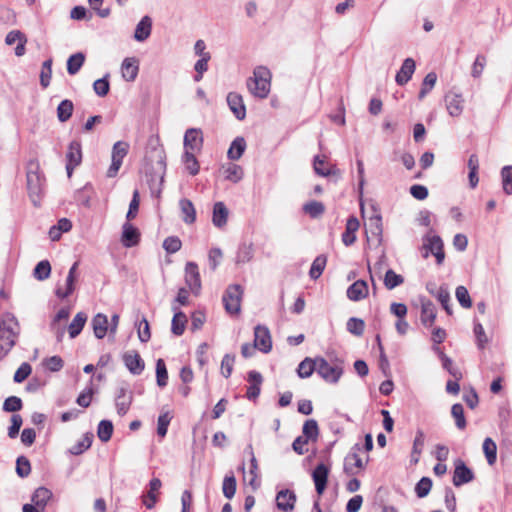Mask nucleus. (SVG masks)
<instances>
[{"mask_svg": "<svg viewBox=\"0 0 512 512\" xmlns=\"http://www.w3.org/2000/svg\"><path fill=\"white\" fill-rule=\"evenodd\" d=\"M143 171L152 194L159 196L166 171V154L162 146L156 145L147 150Z\"/></svg>", "mask_w": 512, "mask_h": 512, "instance_id": "1", "label": "nucleus"}, {"mask_svg": "<svg viewBox=\"0 0 512 512\" xmlns=\"http://www.w3.org/2000/svg\"><path fill=\"white\" fill-rule=\"evenodd\" d=\"M20 334V325L12 313H4L0 318V360L15 346Z\"/></svg>", "mask_w": 512, "mask_h": 512, "instance_id": "2", "label": "nucleus"}, {"mask_svg": "<svg viewBox=\"0 0 512 512\" xmlns=\"http://www.w3.org/2000/svg\"><path fill=\"white\" fill-rule=\"evenodd\" d=\"M27 191L35 207L40 206L44 193L45 177L40 171L38 162L31 161L27 166Z\"/></svg>", "mask_w": 512, "mask_h": 512, "instance_id": "3", "label": "nucleus"}, {"mask_svg": "<svg viewBox=\"0 0 512 512\" xmlns=\"http://www.w3.org/2000/svg\"><path fill=\"white\" fill-rule=\"evenodd\" d=\"M329 359L316 357L317 374L327 383L336 384L344 372V360L328 356Z\"/></svg>", "mask_w": 512, "mask_h": 512, "instance_id": "4", "label": "nucleus"}, {"mask_svg": "<svg viewBox=\"0 0 512 512\" xmlns=\"http://www.w3.org/2000/svg\"><path fill=\"white\" fill-rule=\"evenodd\" d=\"M271 73L268 68L258 66L254 69L253 77L247 79V88L251 94L260 99L266 98L270 93Z\"/></svg>", "mask_w": 512, "mask_h": 512, "instance_id": "5", "label": "nucleus"}, {"mask_svg": "<svg viewBox=\"0 0 512 512\" xmlns=\"http://www.w3.org/2000/svg\"><path fill=\"white\" fill-rule=\"evenodd\" d=\"M432 229L423 237V258H428L430 254L436 258V263L442 265L445 259L444 244L439 235H432Z\"/></svg>", "mask_w": 512, "mask_h": 512, "instance_id": "6", "label": "nucleus"}, {"mask_svg": "<svg viewBox=\"0 0 512 512\" xmlns=\"http://www.w3.org/2000/svg\"><path fill=\"white\" fill-rule=\"evenodd\" d=\"M243 288L239 284L229 285L222 297L227 313L237 315L240 312Z\"/></svg>", "mask_w": 512, "mask_h": 512, "instance_id": "7", "label": "nucleus"}, {"mask_svg": "<svg viewBox=\"0 0 512 512\" xmlns=\"http://www.w3.org/2000/svg\"><path fill=\"white\" fill-rule=\"evenodd\" d=\"M82 162V145L80 140H72L68 145L66 153V171L69 178L72 177L73 171Z\"/></svg>", "mask_w": 512, "mask_h": 512, "instance_id": "8", "label": "nucleus"}, {"mask_svg": "<svg viewBox=\"0 0 512 512\" xmlns=\"http://www.w3.org/2000/svg\"><path fill=\"white\" fill-rule=\"evenodd\" d=\"M129 144L124 141H118L113 145L112 149V162L107 170L109 178L115 177L122 165L124 157L127 155Z\"/></svg>", "mask_w": 512, "mask_h": 512, "instance_id": "9", "label": "nucleus"}, {"mask_svg": "<svg viewBox=\"0 0 512 512\" xmlns=\"http://www.w3.org/2000/svg\"><path fill=\"white\" fill-rule=\"evenodd\" d=\"M454 465L455 469L452 481L456 487H460L474 479L473 471L464 463V461L457 459L454 462Z\"/></svg>", "mask_w": 512, "mask_h": 512, "instance_id": "10", "label": "nucleus"}, {"mask_svg": "<svg viewBox=\"0 0 512 512\" xmlns=\"http://www.w3.org/2000/svg\"><path fill=\"white\" fill-rule=\"evenodd\" d=\"M254 347L268 353L272 349V340L270 331L266 326L257 325L254 328Z\"/></svg>", "mask_w": 512, "mask_h": 512, "instance_id": "11", "label": "nucleus"}, {"mask_svg": "<svg viewBox=\"0 0 512 512\" xmlns=\"http://www.w3.org/2000/svg\"><path fill=\"white\" fill-rule=\"evenodd\" d=\"M185 282L191 292L198 295L201 289V279L198 265L195 262H187L185 266Z\"/></svg>", "mask_w": 512, "mask_h": 512, "instance_id": "12", "label": "nucleus"}, {"mask_svg": "<svg viewBox=\"0 0 512 512\" xmlns=\"http://www.w3.org/2000/svg\"><path fill=\"white\" fill-rule=\"evenodd\" d=\"M122 360L126 368L133 375H140L145 368L144 360L135 350L125 352L122 356Z\"/></svg>", "mask_w": 512, "mask_h": 512, "instance_id": "13", "label": "nucleus"}, {"mask_svg": "<svg viewBox=\"0 0 512 512\" xmlns=\"http://www.w3.org/2000/svg\"><path fill=\"white\" fill-rule=\"evenodd\" d=\"M360 450L361 446L357 443L352 447L351 452L345 457L344 472L347 475H355L356 472L354 471V468H364V463L358 454Z\"/></svg>", "mask_w": 512, "mask_h": 512, "instance_id": "14", "label": "nucleus"}, {"mask_svg": "<svg viewBox=\"0 0 512 512\" xmlns=\"http://www.w3.org/2000/svg\"><path fill=\"white\" fill-rule=\"evenodd\" d=\"M297 500L294 491L290 489L280 490L276 495V506L280 511L291 512Z\"/></svg>", "mask_w": 512, "mask_h": 512, "instance_id": "15", "label": "nucleus"}, {"mask_svg": "<svg viewBox=\"0 0 512 512\" xmlns=\"http://www.w3.org/2000/svg\"><path fill=\"white\" fill-rule=\"evenodd\" d=\"M463 97L460 93L449 91L445 95L446 108L450 116L458 117L463 112Z\"/></svg>", "mask_w": 512, "mask_h": 512, "instance_id": "16", "label": "nucleus"}, {"mask_svg": "<svg viewBox=\"0 0 512 512\" xmlns=\"http://www.w3.org/2000/svg\"><path fill=\"white\" fill-rule=\"evenodd\" d=\"M203 144V136L201 129L189 128L184 135L185 151H198Z\"/></svg>", "mask_w": 512, "mask_h": 512, "instance_id": "17", "label": "nucleus"}, {"mask_svg": "<svg viewBox=\"0 0 512 512\" xmlns=\"http://www.w3.org/2000/svg\"><path fill=\"white\" fill-rule=\"evenodd\" d=\"M329 469L328 467L320 463L312 472V478L315 484V489L318 495H322L326 489L328 481Z\"/></svg>", "mask_w": 512, "mask_h": 512, "instance_id": "18", "label": "nucleus"}, {"mask_svg": "<svg viewBox=\"0 0 512 512\" xmlns=\"http://www.w3.org/2000/svg\"><path fill=\"white\" fill-rule=\"evenodd\" d=\"M365 230L366 234H370L375 237L378 245L382 243L383 238V225H382V217L379 213H376L369 217L367 222H365Z\"/></svg>", "mask_w": 512, "mask_h": 512, "instance_id": "19", "label": "nucleus"}, {"mask_svg": "<svg viewBox=\"0 0 512 512\" xmlns=\"http://www.w3.org/2000/svg\"><path fill=\"white\" fill-rule=\"evenodd\" d=\"M140 241V232L129 222L123 224L121 242L124 247L131 248Z\"/></svg>", "mask_w": 512, "mask_h": 512, "instance_id": "20", "label": "nucleus"}, {"mask_svg": "<svg viewBox=\"0 0 512 512\" xmlns=\"http://www.w3.org/2000/svg\"><path fill=\"white\" fill-rule=\"evenodd\" d=\"M227 103L233 114L238 120H243L246 116V108L243 98L240 94L230 92L227 95Z\"/></svg>", "mask_w": 512, "mask_h": 512, "instance_id": "21", "label": "nucleus"}, {"mask_svg": "<svg viewBox=\"0 0 512 512\" xmlns=\"http://www.w3.org/2000/svg\"><path fill=\"white\" fill-rule=\"evenodd\" d=\"M248 382L250 385L247 388L246 397L249 400H255L260 394L263 377L259 372L252 370L248 372Z\"/></svg>", "mask_w": 512, "mask_h": 512, "instance_id": "22", "label": "nucleus"}, {"mask_svg": "<svg viewBox=\"0 0 512 512\" xmlns=\"http://www.w3.org/2000/svg\"><path fill=\"white\" fill-rule=\"evenodd\" d=\"M369 289L367 282L364 280H357L351 284L347 289V297L351 301H360L368 296Z\"/></svg>", "mask_w": 512, "mask_h": 512, "instance_id": "23", "label": "nucleus"}, {"mask_svg": "<svg viewBox=\"0 0 512 512\" xmlns=\"http://www.w3.org/2000/svg\"><path fill=\"white\" fill-rule=\"evenodd\" d=\"M415 68V61L412 58H406L403 61L400 70L396 74V83L400 86L405 85L412 78Z\"/></svg>", "mask_w": 512, "mask_h": 512, "instance_id": "24", "label": "nucleus"}, {"mask_svg": "<svg viewBox=\"0 0 512 512\" xmlns=\"http://www.w3.org/2000/svg\"><path fill=\"white\" fill-rule=\"evenodd\" d=\"M360 227L359 220L355 216L347 219L345 231L342 234V242L345 246H351L356 241V232Z\"/></svg>", "mask_w": 512, "mask_h": 512, "instance_id": "25", "label": "nucleus"}, {"mask_svg": "<svg viewBox=\"0 0 512 512\" xmlns=\"http://www.w3.org/2000/svg\"><path fill=\"white\" fill-rule=\"evenodd\" d=\"M436 319L435 305L427 299L421 300L420 320L425 327H431Z\"/></svg>", "mask_w": 512, "mask_h": 512, "instance_id": "26", "label": "nucleus"}, {"mask_svg": "<svg viewBox=\"0 0 512 512\" xmlns=\"http://www.w3.org/2000/svg\"><path fill=\"white\" fill-rule=\"evenodd\" d=\"M229 210L226 205L219 201L213 205L212 223L217 228H223L227 224Z\"/></svg>", "mask_w": 512, "mask_h": 512, "instance_id": "27", "label": "nucleus"}, {"mask_svg": "<svg viewBox=\"0 0 512 512\" xmlns=\"http://www.w3.org/2000/svg\"><path fill=\"white\" fill-rule=\"evenodd\" d=\"M174 316L171 322V332L176 336H181L186 328L187 317L184 312L178 309L176 306H172Z\"/></svg>", "mask_w": 512, "mask_h": 512, "instance_id": "28", "label": "nucleus"}, {"mask_svg": "<svg viewBox=\"0 0 512 512\" xmlns=\"http://www.w3.org/2000/svg\"><path fill=\"white\" fill-rule=\"evenodd\" d=\"M152 31V19L149 16H144L136 25L134 32V39L138 42L147 40Z\"/></svg>", "mask_w": 512, "mask_h": 512, "instance_id": "29", "label": "nucleus"}, {"mask_svg": "<svg viewBox=\"0 0 512 512\" xmlns=\"http://www.w3.org/2000/svg\"><path fill=\"white\" fill-rule=\"evenodd\" d=\"M122 76L126 81L132 82L136 79L139 71L138 60L136 58H125L122 62Z\"/></svg>", "mask_w": 512, "mask_h": 512, "instance_id": "30", "label": "nucleus"}, {"mask_svg": "<svg viewBox=\"0 0 512 512\" xmlns=\"http://www.w3.org/2000/svg\"><path fill=\"white\" fill-rule=\"evenodd\" d=\"M92 328L97 339H103L108 332V318L105 314L98 313L92 319Z\"/></svg>", "mask_w": 512, "mask_h": 512, "instance_id": "31", "label": "nucleus"}, {"mask_svg": "<svg viewBox=\"0 0 512 512\" xmlns=\"http://www.w3.org/2000/svg\"><path fill=\"white\" fill-rule=\"evenodd\" d=\"M52 496L53 493L51 492V490H49L46 487H39L34 491L31 497V501L32 504H34L36 507L41 509L42 512H44L45 507L48 501L52 498Z\"/></svg>", "mask_w": 512, "mask_h": 512, "instance_id": "32", "label": "nucleus"}, {"mask_svg": "<svg viewBox=\"0 0 512 512\" xmlns=\"http://www.w3.org/2000/svg\"><path fill=\"white\" fill-rule=\"evenodd\" d=\"M434 350L438 353L439 358L442 361V366L447 372L455 379H462V372L454 365L452 359L448 357L439 347H435Z\"/></svg>", "mask_w": 512, "mask_h": 512, "instance_id": "33", "label": "nucleus"}, {"mask_svg": "<svg viewBox=\"0 0 512 512\" xmlns=\"http://www.w3.org/2000/svg\"><path fill=\"white\" fill-rule=\"evenodd\" d=\"M161 480L158 478H152L149 482V491L143 496V504L147 509H151L155 506L157 501L156 492L161 488Z\"/></svg>", "mask_w": 512, "mask_h": 512, "instance_id": "34", "label": "nucleus"}, {"mask_svg": "<svg viewBox=\"0 0 512 512\" xmlns=\"http://www.w3.org/2000/svg\"><path fill=\"white\" fill-rule=\"evenodd\" d=\"M182 213V220L186 224H193L196 221V209L191 200L183 198L179 201Z\"/></svg>", "mask_w": 512, "mask_h": 512, "instance_id": "35", "label": "nucleus"}, {"mask_svg": "<svg viewBox=\"0 0 512 512\" xmlns=\"http://www.w3.org/2000/svg\"><path fill=\"white\" fill-rule=\"evenodd\" d=\"M246 149V142L243 137H236L227 152V157L230 160H238L242 157L244 151Z\"/></svg>", "mask_w": 512, "mask_h": 512, "instance_id": "36", "label": "nucleus"}, {"mask_svg": "<svg viewBox=\"0 0 512 512\" xmlns=\"http://www.w3.org/2000/svg\"><path fill=\"white\" fill-rule=\"evenodd\" d=\"M323 164H324V160L321 159L319 155L314 157L313 166H314V171L317 175L322 176V177H327V176L340 177L341 176L340 169H338L335 165L331 166L328 169L320 168L319 165H323Z\"/></svg>", "mask_w": 512, "mask_h": 512, "instance_id": "37", "label": "nucleus"}, {"mask_svg": "<svg viewBox=\"0 0 512 512\" xmlns=\"http://www.w3.org/2000/svg\"><path fill=\"white\" fill-rule=\"evenodd\" d=\"M73 110H74V104L71 100H69V99L62 100L57 107L58 120L62 123L67 122L71 118V116L73 114Z\"/></svg>", "mask_w": 512, "mask_h": 512, "instance_id": "38", "label": "nucleus"}, {"mask_svg": "<svg viewBox=\"0 0 512 512\" xmlns=\"http://www.w3.org/2000/svg\"><path fill=\"white\" fill-rule=\"evenodd\" d=\"M86 320L87 316L83 312H79L75 315L74 319L72 320L68 327L69 336L71 338H75L81 333L86 323Z\"/></svg>", "mask_w": 512, "mask_h": 512, "instance_id": "39", "label": "nucleus"}, {"mask_svg": "<svg viewBox=\"0 0 512 512\" xmlns=\"http://www.w3.org/2000/svg\"><path fill=\"white\" fill-rule=\"evenodd\" d=\"M316 369V358L312 359L306 357L302 360L297 368V374L300 378L305 379L310 377Z\"/></svg>", "mask_w": 512, "mask_h": 512, "instance_id": "40", "label": "nucleus"}, {"mask_svg": "<svg viewBox=\"0 0 512 512\" xmlns=\"http://www.w3.org/2000/svg\"><path fill=\"white\" fill-rule=\"evenodd\" d=\"M85 62V55L82 52H77L71 55L67 60V72L70 75H75L79 72Z\"/></svg>", "mask_w": 512, "mask_h": 512, "instance_id": "41", "label": "nucleus"}, {"mask_svg": "<svg viewBox=\"0 0 512 512\" xmlns=\"http://www.w3.org/2000/svg\"><path fill=\"white\" fill-rule=\"evenodd\" d=\"M94 435L90 432H87L81 440H79L76 444H74L69 452L72 455H80L91 447Z\"/></svg>", "mask_w": 512, "mask_h": 512, "instance_id": "42", "label": "nucleus"}, {"mask_svg": "<svg viewBox=\"0 0 512 512\" xmlns=\"http://www.w3.org/2000/svg\"><path fill=\"white\" fill-rule=\"evenodd\" d=\"M483 452L489 465H493L497 460V445L492 438L487 437L484 439Z\"/></svg>", "mask_w": 512, "mask_h": 512, "instance_id": "43", "label": "nucleus"}, {"mask_svg": "<svg viewBox=\"0 0 512 512\" xmlns=\"http://www.w3.org/2000/svg\"><path fill=\"white\" fill-rule=\"evenodd\" d=\"M326 263H327V257L323 254L318 255L314 259V261L311 265V268L309 271L310 278L313 280L318 279L322 275V273L325 269Z\"/></svg>", "mask_w": 512, "mask_h": 512, "instance_id": "44", "label": "nucleus"}, {"mask_svg": "<svg viewBox=\"0 0 512 512\" xmlns=\"http://www.w3.org/2000/svg\"><path fill=\"white\" fill-rule=\"evenodd\" d=\"M51 264L48 260H42L37 263L33 270V276L39 281H44L50 277Z\"/></svg>", "mask_w": 512, "mask_h": 512, "instance_id": "45", "label": "nucleus"}, {"mask_svg": "<svg viewBox=\"0 0 512 512\" xmlns=\"http://www.w3.org/2000/svg\"><path fill=\"white\" fill-rule=\"evenodd\" d=\"M113 434V423L110 420H101L97 428V436L102 442H108Z\"/></svg>", "mask_w": 512, "mask_h": 512, "instance_id": "46", "label": "nucleus"}, {"mask_svg": "<svg viewBox=\"0 0 512 512\" xmlns=\"http://www.w3.org/2000/svg\"><path fill=\"white\" fill-rule=\"evenodd\" d=\"M236 486L237 482L233 473H231L230 475H226L223 479L222 484L223 495L227 499H232L236 493Z\"/></svg>", "mask_w": 512, "mask_h": 512, "instance_id": "47", "label": "nucleus"}, {"mask_svg": "<svg viewBox=\"0 0 512 512\" xmlns=\"http://www.w3.org/2000/svg\"><path fill=\"white\" fill-rule=\"evenodd\" d=\"M156 382L161 388L165 387L168 382V371L165 361L162 358L156 361Z\"/></svg>", "mask_w": 512, "mask_h": 512, "instance_id": "48", "label": "nucleus"}, {"mask_svg": "<svg viewBox=\"0 0 512 512\" xmlns=\"http://www.w3.org/2000/svg\"><path fill=\"white\" fill-rule=\"evenodd\" d=\"M346 328L352 335L360 337L364 333L365 322L360 318L351 317L347 321Z\"/></svg>", "mask_w": 512, "mask_h": 512, "instance_id": "49", "label": "nucleus"}, {"mask_svg": "<svg viewBox=\"0 0 512 512\" xmlns=\"http://www.w3.org/2000/svg\"><path fill=\"white\" fill-rule=\"evenodd\" d=\"M437 81V75L435 72H429L422 82V87L420 89L418 98L423 99L435 86Z\"/></svg>", "mask_w": 512, "mask_h": 512, "instance_id": "50", "label": "nucleus"}, {"mask_svg": "<svg viewBox=\"0 0 512 512\" xmlns=\"http://www.w3.org/2000/svg\"><path fill=\"white\" fill-rule=\"evenodd\" d=\"M303 211L311 218H318L325 211V206L319 201H310L303 206Z\"/></svg>", "mask_w": 512, "mask_h": 512, "instance_id": "51", "label": "nucleus"}, {"mask_svg": "<svg viewBox=\"0 0 512 512\" xmlns=\"http://www.w3.org/2000/svg\"><path fill=\"white\" fill-rule=\"evenodd\" d=\"M404 282V278L400 275L395 273L392 269H389L385 273L384 277V285L387 289L392 290L395 287L401 285Z\"/></svg>", "mask_w": 512, "mask_h": 512, "instance_id": "52", "label": "nucleus"}, {"mask_svg": "<svg viewBox=\"0 0 512 512\" xmlns=\"http://www.w3.org/2000/svg\"><path fill=\"white\" fill-rule=\"evenodd\" d=\"M501 179L503 191L507 195H512V165L504 166L501 169Z\"/></svg>", "mask_w": 512, "mask_h": 512, "instance_id": "53", "label": "nucleus"}, {"mask_svg": "<svg viewBox=\"0 0 512 512\" xmlns=\"http://www.w3.org/2000/svg\"><path fill=\"white\" fill-rule=\"evenodd\" d=\"M302 432L304 435L303 437L305 439H307V441L309 439L316 440L317 436L319 434V428H318L317 421L314 419L307 420L303 425Z\"/></svg>", "mask_w": 512, "mask_h": 512, "instance_id": "54", "label": "nucleus"}, {"mask_svg": "<svg viewBox=\"0 0 512 512\" xmlns=\"http://www.w3.org/2000/svg\"><path fill=\"white\" fill-rule=\"evenodd\" d=\"M451 414L455 419L456 427L460 430L466 428V419L464 416V408L460 403H456L451 408Z\"/></svg>", "mask_w": 512, "mask_h": 512, "instance_id": "55", "label": "nucleus"}, {"mask_svg": "<svg viewBox=\"0 0 512 512\" xmlns=\"http://www.w3.org/2000/svg\"><path fill=\"white\" fill-rule=\"evenodd\" d=\"M435 297L437 300L441 303L443 309L448 313L451 314L452 310L450 307V293L445 285H441L439 289L437 290V294H435Z\"/></svg>", "mask_w": 512, "mask_h": 512, "instance_id": "56", "label": "nucleus"}, {"mask_svg": "<svg viewBox=\"0 0 512 512\" xmlns=\"http://www.w3.org/2000/svg\"><path fill=\"white\" fill-rule=\"evenodd\" d=\"M253 258L252 245L242 244L239 246L236 255V264H245Z\"/></svg>", "mask_w": 512, "mask_h": 512, "instance_id": "57", "label": "nucleus"}, {"mask_svg": "<svg viewBox=\"0 0 512 512\" xmlns=\"http://www.w3.org/2000/svg\"><path fill=\"white\" fill-rule=\"evenodd\" d=\"M194 152L195 151H185L183 155V161L191 175H196L199 172V163L194 155Z\"/></svg>", "mask_w": 512, "mask_h": 512, "instance_id": "58", "label": "nucleus"}, {"mask_svg": "<svg viewBox=\"0 0 512 512\" xmlns=\"http://www.w3.org/2000/svg\"><path fill=\"white\" fill-rule=\"evenodd\" d=\"M172 420V415L168 411L159 415L157 421V434L160 437H165L168 431V426Z\"/></svg>", "mask_w": 512, "mask_h": 512, "instance_id": "59", "label": "nucleus"}, {"mask_svg": "<svg viewBox=\"0 0 512 512\" xmlns=\"http://www.w3.org/2000/svg\"><path fill=\"white\" fill-rule=\"evenodd\" d=\"M225 174L227 180L237 183L243 178V169L237 164H229L225 170Z\"/></svg>", "mask_w": 512, "mask_h": 512, "instance_id": "60", "label": "nucleus"}, {"mask_svg": "<svg viewBox=\"0 0 512 512\" xmlns=\"http://www.w3.org/2000/svg\"><path fill=\"white\" fill-rule=\"evenodd\" d=\"M432 488V480L429 477H422L415 486L417 497H426Z\"/></svg>", "mask_w": 512, "mask_h": 512, "instance_id": "61", "label": "nucleus"}, {"mask_svg": "<svg viewBox=\"0 0 512 512\" xmlns=\"http://www.w3.org/2000/svg\"><path fill=\"white\" fill-rule=\"evenodd\" d=\"M75 282H76V276L67 275L66 289L63 290L61 287H58L55 290L56 296L61 299H64V298H67L68 296H70L75 290Z\"/></svg>", "mask_w": 512, "mask_h": 512, "instance_id": "62", "label": "nucleus"}, {"mask_svg": "<svg viewBox=\"0 0 512 512\" xmlns=\"http://www.w3.org/2000/svg\"><path fill=\"white\" fill-rule=\"evenodd\" d=\"M182 247V242L177 236H169L163 241V248L168 254L178 252Z\"/></svg>", "mask_w": 512, "mask_h": 512, "instance_id": "63", "label": "nucleus"}, {"mask_svg": "<svg viewBox=\"0 0 512 512\" xmlns=\"http://www.w3.org/2000/svg\"><path fill=\"white\" fill-rule=\"evenodd\" d=\"M16 472L21 478L27 477L31 472V465L28 458L19 456L16 460Z\"/></svg>", "mask_w": 512, "mask_h": 512, "instance_id": "64", "label": "nucleus"}]
</instances>
